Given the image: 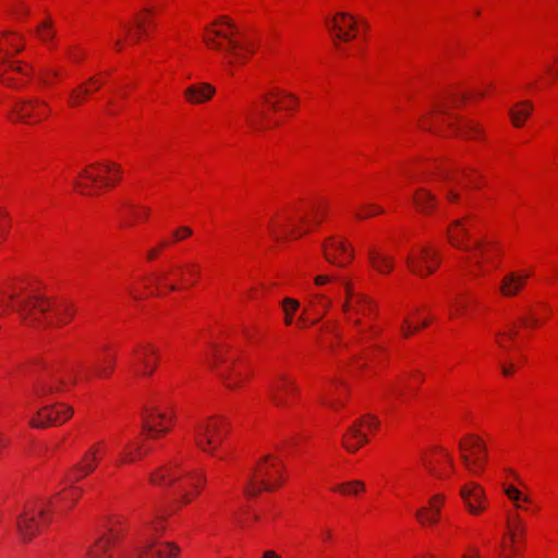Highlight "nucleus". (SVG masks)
Instances as JSON below:
<instances>
[{
  "instance_id": "33",
  "label": "nucleus",
  "mask_w": 558,
  "mask_h": 558,
  "mask_svg": "<svg viewBox=\"0 0 558 558\" xmlns=\"http://www.w3.org/2000/svg\"><path fill=\"white\" fill-rule=\"evenodd\" d=\"M266 119V111L258 107H252L246 113L247 123L254 131H263L267 129V125L265 124Z\"/></svg>"
},
{
  "instance_id": "27",
  "label": "nucleus",
  "mask_w": 558,
  "mask_h": 558,
  "mask_svg": "<svg viewBox=\"0 0 558 558\" xmlns=\"http://www.w3.org/2000/svg\"><path fill=\"white\" fill-rule=\"evenodd\" d=\"M493 247L494 246L492 243L477 240L473 245H469V248L466 250L472 253L469 259L472 260L476 267L482 269L483 264L490 260L489 253L492 252Z\"/></svg>"
},
{
  "instance_id": "26",
  "label": "nucleus",
  "mask_w": 558,
  "mask_h": 558,
  "mask_svg": "<svg viewBox=\"0 0 558 558\" xmlns=\"http://www.w3.org/2000/svg\"><path fill=\"white\" fill-rule=\"evenodd\" d=\"M527 277V274L510 272L506 275L500 284V292L508 298L514 296L522 289Z\"/></svg>"
},
{
  "instance_id": "4",
  "label": "nucleus",
  "mask_w": 558,
  "mask_h": 558,
  "mask_svg": "<svg viewBox=\"0 0 558 558\" xmlns=\"http://www.w3.org/2000/svg\"><path fill=\"white\" fill-rule=\"evenodd\" d=\"M62 384L63 381L54 378L49 369L46 371V377L43 378L40 389L37 390V399H41L40 408L37 409V428L62 424L72 416L71 407L64 403L50 404L44 400L48 395L58 391Z\"/></svg>"
},
{
  "instance_id": "14",
  "label": "nucleus",
  "mask_w": 558,
  "mask_h": 558,
  "mask_svg": "<svg viewBox=\"0 0 558 558\" xmlns=\"http://www.w3.org/2000/svg\"><path fill=\"white\" fill-rule=\"evenodd\" d=\"M142 421L143 429L147 432L149 437L155 438L169 430L167 422L171 423V416L156 408H145L142 413Z\"/></svg>"
},
{
  "instance_id": "50",
  "label": "nucleus",
  "mask_w": 558,
  "mask_h": 558,
  "mask_svg": "<svg viewBox=\"0 0 558 558\" xmlns=\"http://www.w3.org/2000/svg\"><path fill=\"white\" fill-rule=\"evenodd\" d=\"M13 10H14V13L20 17H22L28 13V8L26 7V4L23 1L16 3L14 5Z\"/></svg>"
},
{
  "instance_id": "39",
  "label": "nucleus",
  "mask_w": 558,
  "mask_h": 558,
  "mask_svg": "<svg viewBox=\"0 0 558 558\" xmlns=\"http://www.w3.org/2000/svg\"><path fill=\"white\" fill-rule=\"evenodd\" d=\"M299 306H300L299 301H296L294 299H291V298L283 299V301H282V310H283V313H284V323H286V325H291L292 324L293 314L298 311Z\"/></svg>"
},
{
  "instance_id": "20",
  "label": "nucleus",
  "mask_w": 558,
  "mask_h": 558,
  "mask_svg": "<svg viewBox=\"0 0 558 558\" xmlns=\"http://www.w3.org/2000/svg\"><path fill=\"white\" fill-rule=\"evenodd\" d=\"M58 303L53 300L44 296L37 292V325H41L44 328H50L54 326L53 315L49 313H57Z\"/></svg>"
},
{
  "instance_id": "54",
  "label": "nucleus",
  "mask_w": 558,
  "mask_h": 558,
  "mask_svg": "<svg viewBox=\"0 0 558 558\" xmlns=\"http://www.w3.org/2000/svg\"><path fill=\"white\" fill-rule=\"evenodd\" d=\"M84 58V53L76 49L71 52V59L75 62H80Z\"/></svg>"
},
{
  "instance_id": "56",
  "label": "nucleus",
  "mask_w": 558,
  "mask_h": 558,
  "mask_svg": "<svg viewBox=\"0 0 558 558\" xmlns=\"http://www.w3.org/2000/svg\"><path fill=\"white\" fill-rule=\"evenodd\" d=\"M320 401H322L323 404H325V405H327V407H329L331 409H336V407L338 404L335 400H331L329 398H322Z\"/></svg>"
},
{
  "instance_id": "55",
  "label": "nucleus",
  "mask_w": 558,
  "mask_h": 558,
  "mask_svg": "<svg viewBox=\"0 0 558 558\" xmlns=\"http://www.w3.org/2000/svg\"><path fill=\"white\" fill-rule=\"evenodd\" d=\"M136 28L138 31V34H146L145 23L140 17H136Z\"/></svg>"
},
{
  "instance_id": "12",
  "label": "nucleus",
  "mask_w": 558,
  "mask_h": 558,
  "mask_svg": "<svg viewBox=\"0 0 558 558\" xmlns=\"http://www.w3.org/2000/svg\"><path fill=\"white\" fill-rule=\"evenodd\" d=\"M324 256L327 262L338 267H345L353 259V251L344 241L329 238L323 244Z\"/></svg>"
},
{
  "instance_id": "32",
  "label": "nucleus",
  "mask_w": 558,
  "mask_h": 558,
  "mask_svg": "<svg viewBox=\"0 0 558 558\" xmlns=\"http://www.w3.org/2000/svg\"><path fill=\"white\" fill-rule=\"evenodd\" d=\"M368 258L378 272L387 274L393 268V258L381 254L375 248H371L368 252Z\"/></svg>"
},
{
  "instance_id": "2",
  "label": "nucleus",
  "mask_w": 558,
  "mask_h": 558,
  "mask_svg": "<svg viewBox=\"0 0 558 558\" xmlns=\"http://www.w3.org/2000/svg\"><path fill=\"white\" fill-rule=\"evenodd\" d=\"M23 39L15 33L0 36V82L19 86L20 82L28 81L32 76V66L20 61L9 62L13 53L23 48Z\"/></svg>"
},
{
  "instance_id": "42",
  "label": "nucleus",
  "mask_w": 558,
  "mask_h": 558,
  "mask_svg": "<svg viewBox=\"0 0 558 558\" xmlns=\"http://www.w3.org/2000/svg\"><path fill=\"white\" fill-rule=\"evenodd\" d=\"M363 213H356L355 216L359 219H364L367 217L376 216L383 213V208L375 204H367L363 206Z\"/></svg>"
},
{
  "instance_id": "52",
  "label": "nucleus",
  "mask_w": 558,
  "mask_h": 558,
  "mask_svg": "<svg viewBox=\"0 0 558 558\" xmlns=\"http://www.w3.org/2000/svg\"><path fill=\"white\" fill-rule=\"evenodd\" d=\"M416 330H418L417 327H412L408 320H404V324L402 326V332L404 337H409L412 332Z\"/></svg>"
},
{
  "instance_id": "31",
  "label": "nucleus",
  "mask_w": 558,
  "mask_h": 558,
  "mask_svg": "<svg viewBox=\"0 0 558 558\" xmlns=\"http://www.w3.org/2000/svg\"><path fill=\"white\" fill-rule=\"evenodd\" d=\"M413 203L416 208L428 214L437 204L436 196L425 189H418L413 195Z\"/></svg>"
},
{
  "instance_id": "21",
  "label": "nucleus",
  "mask_w": 558,
  "mask_h": 558,
  "mask_svg": "<svg viewBox=\"0 0 558 558\" xmlns=\"http://www.w3.org/2000/svg\"><path fill=\"white\" fill-rule=\"evenodd\" d=\"M155 542L145 541L144 544L136 548L137 558H143L146 554H151V558H174L180 553V547L174 543H162L165 549L153 550Z\"/></svg>"
},
{
  "instance_id": "63",
  "label": "nucleus",
  "mask_w": 558,
  "mask_h": 558,
  "mask_svg": "<svg viewBox=\"0 0 558 558\" xmlns=\"http://www.w3.org/2000/svg\"><path fill=\"white\" fill-rule=\"evenodd\" d=\"M512 372H513V368H512V367L502 366V374H504L505 376H509V375H511V374H512Z\"/></svg>"
},
{
  "instance_id": "59",
  "label": "nucleus",
  "mask_w": 558,
  "mask_h": 558,
  "mask_svg": "<svg viewBox=\"0 0 558 558\" xmlns=\"http://www.w3.org/2000/svg\"><path fill=\"white\" fill-rule=\"evenodd\" d=\"M456 307H457V313H462L463 311L466 310V303L465 302H456L454 303Z\"/></svg>"
},
{
  "instance_id": "53",
  "label": "nucleus",
  "mask_w": 558,
  "mask_h": 558,
  "mask_svg": "<svg viewBox=\"0 0 558 558\" xmlns=\"http://www.w3.org/2000/svg\"><path fill=\"white\" fill-rule=\"evenodd\" d=\"M330 280H331V279H330V277H329V276H327V275H320V276H317V277L315 278V283H316L317 286H323V284H325V283L329 282Z\"/></svg>"
},
{
  "instance_id": "36",
  "label": "nucleus",
  "mask_w": 558,
  "mask_h": 558,
  "mask_svg": "<svg viewBox=\"0 0 558 558\" xmlns=\"http://www.w3.org/2000/svg\"><path fill=\"white\" fill-rule=\"evenodd\" d=\"M53 37L54 32L52 29L51 19H46L45 21L37 23V41L40 40L45 45H50Z\"/></svg>"
},
{
  "instance_id": "45",
  "label": "nucleus",
  "mask_w": 558,
  "mask_h": 558,
  "mask_svg": "<svg viewBox=\"0 0 558 558\" xmlns=\"http://www.w3.org/2000/svg\"><path fill=\"white\" fill-rule=\"evenodd\" d=\"M505 494L513 501L523 500L529 501L527 497H522L519 489H517L514 486H508L505 488Z\"/></svg>"
},
{
  "instance_id": "29",
  "label": "nucleus",
  "mask_w": 558,
  "mask_h": 558,
  "mask_svg": "<svg viewBox=\"0 0 558 558\" xmlns=\"http://www.w3.org/2000/svg\"><path fill=\"white\" fill-rule=\"evenodd\" d=\"M35 515L32 511H25L16 520L17 533L22 542L27 543L32 541L34 535L33 522Z\"/></svg>"
},
{
  "instance_id": "8",
  "label": "nucleus",
  "mask_w": 558,
  "mask_h": 558,
  "mask_svg": "<svg viewBox=\"0 0 558 558\" xmlns=\"http://www.w3.org/2000/svg\"><path fill=\"white\" fill-rule=\"evenodd\" d=\"M460 458L465 469L472 474H478L486 461V447L482 439L470 435L465 440L459 441Z\"/></svg>"
},
{
  "instance_id": "37",
  "label": "nucleus",
  "mask_w": 558,
  "mask_h": 558,
  "mask_svg": "<svg viewBox=\"0 0 558 558\" xmlns=\"http://www.w3.org/2000/svg\"><path fill=\"white\" fill-rule=\"evenodd\" d=\"M75 307L72 303H60L57 306L56 317L62 324H66L75 315Z\"/></svg>"
},
{
  "instance_id": "46",
  "label": "nucleus",
  "mask_w": 558,
  "mask_h": 558,
  "mask_svg": "<svg viewBox=\"0 0 558 558\" xmlns=\"http://www.w3.org/2000/svg\"><path fill=\"white\" fill-rule=\"evenodd\" d=\"M133 461H135V456L133 454V451L130 449V445H126L123 452L121 453V457L118 460V463H131Z\"/></svg>"
},
{
  "instance_id": "35",
  "label": "nucleus",
  "mask_w": 558,
  "mask_h": 558,
  "mask_svg": "<svg viewBox=\"0 0 558 558\" xmlns=\"http://www.w3.org/2000/svg\"><path fill=\"white\" fill-rule=\"evenodd\" d=\"M113 542V535L101 537L95 546L88 551L87 558H111L108 549Z\"/></svg>"
},
{
  "instance_id": "25",
  "label": "nucleus",
  "mask_w": 558,
  "mask_h": 558,
  "mask_svg": "<svg viewBox=\"0 0 558 558\" xmlns=\"http://www.w3.org/2000/svg\"><path fill=\"white\" fill-rule=\"evenodd\" d=\"M216 89L213 85L208 83H203L199 85H190L184 90V96L186 100L191 104H201L209 100Z\"/></svg>"
},
{
  "instance_id": "15",
  "label": "nucleus",
  "mask_w": 558,
  "mask_h": 558,
  "mask_svg": "<svg viewBox=\"0 0 558 558\" xmlns=\"http://www.w3.org/2000/svg\"><path fill=\"white\" fill-rule=\"evenodd\" d=\"M135 363L134 372L138 376H150L158 363V350L151 344H145L141 349L134 351Z\"/></svg>"
},
{
  "instance_id": "16",
  "label": "nucleus",
  "mask_w": 558,
  "mask_h": 558,
  "mask_svg": "<svg viewBox=\"0 0 558 558\" xmlns=\"http://www.w3.org/2000/svg\"><path fill=\"white\" fill-rule=\"evenodd\" d=\"M296 391L295 383L284 375H280L269 386L270 400L278 408L287 407L289 404L288 396Z\"/></svg>"
},
{
  "instance_id": "24",
  "label": "nucleus",
  "mask_w": 558,
  "mask_h": 558,
  "mask_svg": "<svg viewBox=\"0 0 558 558\" xmlns=\"http://www.w3.org/2000/svg\"><path fill=\"white\" fill-rule=\"evenodd\" d=\"M447 235L452 246L464 251L468 250L469 245L465 242V239H469L466 218L454 220L448 228Z\"/></svg>"
},
{
  "instance_id": "44",
  "label": "nucleus",
  "mask_w": 558,
  "mask_h": 558,
  "mask_svg": "<svg viewBox=\"0 0 558 558\" xmlns=\"http://www.w3.org/2000/svg\"><path fill=\"white\" fill-rule=\"evenodd\" d=\"M86 94H88V89L84 85H81L76 89H74L71 96L72 106L81 104L83 96Z\"/></svg>"
},
{
  "instance_id": "60",
  "label": "nucleus",
  "mask_w": 558,
  "mask_h": 558,
  "mask_svg": "<svg viewBox=\"0 0 558 558\" xmlns=\"http://www.w3.org/2000/svg\"><path fill=\"white\" fill-rule=\"evenodd\" d=\"M157 255H158V250L157 248H153V250L148 251L147 258L149 260H153L154 258H156Z\"/></svg>"
},
{
  "instance_id": "18",
  "label": "nucleus",
  "mask_w": 558,
  "mask_h": 558,
  "mask_svg": "<svg viewBox=\"0 0 558 558\" xmlns=\"http://www.w3.org/2000/svg\"><path fill=\"white\" fill-rule=\"evenodd\" d=\"M460 495L471 513L477 514L485 509V494L476 483L465 484L461 488Z\"/></svg>"
},
{
  "instance_id": "62",
  "label": "nucleus",
  "mask_w": 558,
  "mask_h": 558,
  "mask_svg": "<svg viewBox=\"0 0 558 558\" xmlns=\"http://www.w3.org/2000/svg\"><path fill=\"white\" fill-rule=\"evenodd\" d=\"M437 111L438 113L446 116L448 114V107L446 105H441Z\"/></svg>"
},
{
  "instance_id": "9",
  "label": "nucleus",
  "mask_w": 558,
  "mask_h": 558,
  "mask_svg": "<svg viewBox=\"0 0 558 558\" xmlns=\"http://www.w3.org/2000/svg\"><path fill=\"white\" fill-rule=\"evenodd\" d=\"M409 269L420 277L433 274L439 265L438 252L429 246H421L405 258Z\"/></svg>"
},
{
  "instance_id": "61",
  "label": "nucleus",
  "mask_w": 558,
  "mask_h": 558,
  "mask_svg": "<svg viewBox=\"0 0 558 558\" xmlns=\"http://www.w3.org/2000/svg\"><path fill=\"white\" fill-rule=\"evenodd\" d=\"M147 215H148V209H145L143 214H141V213H136V211H134V213H133V216H134L135 218H146V217H147Z\"/></svg>"
},
{
  "instance_id": "64",
  "label": "nucleus",
  "mask_w": 558,
  "mask_h": 558,
  "mask_svg": "<svg viewBox=\"0 0 558 558\" xmlns=\"http://www.w3.org/2000/svg\"><path fill=\"white\" fill-rule=\"evenodd\" d=\"M461 558H480V554L477 550H474L473 551V555L469 556V555H463Z\"/></svg>"
},
{
  "instance_id": "30",
  "label": "nucleus",
  "mask_w": 558,
  "mask_h": 558,
  "mask_svg": "<svg viewBox=\"0 0 558 558\" xmlns=\"http://www.w3.org/2000/svg\"><path fill=\"white\" fill-rule=\"evenodd\" d=\"M374 308V303L363 294L359 295L353 301H345L342 305V310L344 313L353 312L355 314L362 315H367L368 313L373 312Z\"/></svg>"
},
{
  "instance_id": "40",
  "label": "nucleus",
  "mask_w": 558,
  "mask_h": 558,
  "mask_svg": "<svg viewBox=\"0 0 558 558\" xmlns=\"http://www.w3.org/2000/svg\"><path fill=\"white\" fill-rule=\"evenodd\" d=\"M365 489V485L361 481H352L338 485L335 490L340 492L344 495H357L360 492Z\"/></svg>"
},
{
  "instance_id": "49",
  "label": "nucleus",
  "mask_w": 558,
  "mask_h": 558,
  "mask_svg": "<svg viewBox=\"0 0 558 558\" xmlns=\"http://www.w3.org/2000/svg\"><path fill=\"white\" fill-rule=\"evenodd\" d=\"M9 226V219L5 214L0 209V242L3 240Z\"/></svg>"
},
{
  "instance_id": "17",
  "label": "nucleus",
  "mask_w": 558,
  "mask_h": 558,
  "mask_svg": "<svg viewBox=\"0 0 558 558\" xmlns=\"http://www.w3.org/2000/svg\"><path fill=\"white\" fill-rule=\"evenodd\" d=\"M215 364L213 368L217 371L218 377L223 381L228 389H234L240 386L243 378L242 374L234 369L232 365H226L228 359L219 351L214 354Z\"/></svg>"
},
{
  "instance_id": "48",
  "label": "nucleus",
  "mask_w": 558,
  "mask_h": 558,
  "mask_svg": "<svg viewBox=\"0 0 558 558\" xmlns=\"http://www.w3.org/2000/svg\"><path fill=\"white\" fill-rule=\"evenodd\" d=\"M312 303L314 306L320 305L323 308H328L330 305V300L323 294H315Z\"/></svg>"
},
{
  "instance_id": "5",
  "label": "nucleus",
  "mask_w": 558,
  "mask_h": 558,
  "mask_svg": "<svg viewBox=\"0 0 558 558\" xmlns=\"http://www.w3.org/2000/svg\"><path fill=\"white\" fill-rule=\"evenodd\" d=\"M33 291L23 281H13L0 288V310L11 308L15 311L25 324L32 325L33 316Z\"/></svg>"
},
{
  "instance_id": "41",
  "label": "nucleus",
  "mask_w": 558,
  "mask_h": 558,
  "mask_svg": "<svg viewBox=\"0 0 558 558\" xmlns=\"http://www.w3.org/2000/svg\"><path fill=\"white\" fill-rule=\"evenodd\" d=\"M113 367H114V359H109L108 361H104L102 363H100L96 369H95V374L96 376L98 377H109L111 375V373L113 372Z\"/></svg>"
},
{
  "instance_id": "28",
  "label": "nucleus",
  "mask_w": 558,
  "mask_h": 558,
  "mask_svg": "<svg viewBox=\"0 0 558 558\" xmlns=\"http://www.w3.org/2000/svg\"><path fill=\"white\" fill-rule=\"evenodd\" d=\"M33 109L32 102L19 101L15 104L11 113V120L16 124H24L28 128L33 125Z\"/></svg>"
},
{
  "instance_id": "51",
  "label": "nucleus",
  "mask_w": 558,
  "mask_h": 558,
  "mask_svg": "<svg viewBox=\"0 0 558 558\" xmlns=\"http://www.w3.org/2000/svg\"><path fill=\"white\" fill-rule=\"evenodd\" d=\"M192 234V229L189 227H181L179 230L174 231V238L177 240L184 239L186 236H190Z\"/></svg>"
},
{
  "instance_id": "6",
  "label": "nucleus",
  "mask_w": 558,
  "mask_h": 558,
  "mask_svg": "<svg viewBox=\"0 0 558 558\" xmlns=\"http://www.w3.org/2000/svg\"><path fill=\"white\" fill-rule=\"evenodd\" d=\"M121 168L113 162L108 163H93L85 168L80 178L87 181V183L75 181V187L84 195L90 194V189H100L102 186H112L120 180Z\"/></svg>"
},
{
  "instance_id": "58",
  "label": "nucleus",
  "mask_w": 558,
  "mask_h": 558,
  "mask_svg": "<svg viewBox=\"0 0 558 558\" xmlns=\"http://www.w3.org/2000/svg\"><path fill=\"white\" fill-rule=\"evenodd\" d=\"M459 194L453 191V190H449L447 192V198L450 201V202H457L459 199Z\"/></svg>"
},
{
  "instance_id": "3",
  "label": "nucleus",
  "mask_w": 558,
  "mask_h": 558,
  "mask_svg": "<svg viewBox=\"0 0 558 558\" xmlns=\"http://www.w3.org/2000/svg\"><path fill=\"white\" fill-rule=\"evenodd\" d=\"M150 482L154 485L173 487V493L180 498L181 502L189 504L193 498L190 488L195 489V495L199 494L206 478L203 474L181 472L175 465H170L154 472L150 475Z\"/></svg>"
},
{
  "instance_id": "13",
  "label": "nucleus",
  "mask_w": 558,
  "mask_h": 558,
  "mask_svg": "<svg viewBox=\"0 0 558 558\" xmlns=\"http://www.w3.org/2000/svg\"><path fill=\"white\" fill-rule=\"evenodd\" d=\"M361 425L375 429L379 426V421L375 416L367 415L349 428L348 434L343 438V447L349 452H355L362 445L367 442L366 435L360 429Z\"/></svg>"
},
{
  "instance_id": "7",
  "label": "nucleus",
  "mask_w": 558,
  "mask_h": 558,
  "mask_svg": "<svg viewBox=\"0 0 558 558\" xmlns=\"http://www.w3.org/2000/svg\"><path fill=\"white\" fill-rule=\"evenodd\" d=\"M226 427L227 421L222 417H211L205 422H199L195 426L196 445L202 450L213 454L221 442Z\"/></svg>"
},
{
  "instance_id": "23",
  "label": "nucleus",
  "mask_w": 558,
  "mask_h": 558,
  "mask_svg": "<svg viewBox=\"0 0 558 558\" xmlns=\"http://www.w3.org/2000/svg\"><path fill=\"white\" fill-rule=\"evenodd\" d=\"M263 100L270 107L272 110L279 109H293V106L298 104V98L290 93L283 90H272L267 95L263 96Z\"/></svg>"
},
{
  "instance_id": "22",
  "label": "nucleus",
  "mask_w": 558,
  "mask_h": 558,
  "mask_svg": "<svg viewBox=\"0 0 558 558\" xmlns=\"http://www.w3.org/2000/svg\"><path fill=\"white\" fill-rule=\"evenodd\" d=\"M442 495H434L428 502V507H422L416 511V518L422 524H435L439 520L440 508L444 504Z\"/></svg>"
},
{
  "instance_id": "19",
  "label": "nucleus",
  "mask_w": 558,
  "mask_h": 558,
  "mask_svg": "<svg viewBox=\"0 0 558 558\" xmlns=\"http://www.w3.org/2000/svg\"><path fill=\"white\" fill-rule=\"evenodd\" d=\"M98 445H94L87 450L82 460L73 466L70 481L77 482L94 472L98 462Z\"/></svg>"
},
{
  "instance_id": "11",
  "label": "nucleus",
  "mask_w": 558,
  "mask_h": 558,
  "mask_svg": "<svg viewBox=\"0 0 558 558\" xmlns=\"http://www.w3.org/2000/svg\"><path fill=\"white\" fill-rule=\"evenodd\" d=\"M326 26L333 37L335 45L338 47V41H349L354 38L356 29V21L353 15L344 12L337 13L331 20L326 22Z\"/></svg>"
},
{
  "instance_id": "57",
  "label": "nucleus",
  "mask_w": 558,
  "mask_h": 558,
  "mask_svg": "<svg viewBox=\"0 0 558 558\" xmlns=\"http://www.w3.org/2000/svg\"><path fill=\"white\" fill-rule=\"evenodd\" d=\"M262 558H281L276 551L268 549L263 553Z\"/></svg>"
},
{
  "instance_id": "43",
  "label": "nucleus",
  "mask_w": 558,
  "mask_h": 558,
  "mask_svg": "<svg viewBox=\"0 0 558 558\" xmlns=\"http://www.w3.org/2000/svg\"><path fill=\"white\" fill-rule=\"evenodd\" d=\"M518 335V331L514 328H510L508 330L498 331L496 333L497 336V343L500 348L508 349L506 345V339H513Z\"/></svg>"
},
{
  "instance_id": "1",
  "label": "nucleus",
  "mask_w": 558,
  "mask_h": 558,
  "mask_svg": "<svg viewBox=\"0 0 558 558\" xmlns=\"http://www.w3.org/2000/svg\"><path fill=\"white\" fill-rule=\"evenodd\" d=\"M217 24L226 25L227 29H206L204 35L205 44L221 53L228 59V64L242 63L245 61V52H252L251 45L246 41H240V31L236 25L227 16H221Z\"/></svg>"
},
{
  "instance_id": "34",
  "label": "nucleus",
  "mask_w": 558,
  "mask_h": 558,
  "mask_svg": "<svg viewBox=\"0 0 558 558\" xmlns=\"http://www.w3.org/2000/svg\"><path fill=\"white\" fill-rule=\"evenodd\" d=\"M533 107L530 102L523 101L517 106V108H512L509 111L511 121L514 126L520 128L524 120L531 114Z\"/></svg>"
},
{
  "instance_id": "47",
  "label": "nucleus",
  "mask_w": 558,
  "mask_h": 558,
  "mask_svg": "<svg viewBox=\"0 0 558 558\" xmlns=\"http://www.w3.org/2000/svg\"><path fill=\"white\" fill-rule=\"evenodd\" d=\"M341 284L343 286L347 294L345 301H353L355 300L360 294H355L353 291V287L350 281L348 280H341Z\"/></svg>"
},
{
  "instance_id": "38",
  "label": "nucleus",
  "mask_w": 558,
  "mask_h": 558,
  "mask_svg": "<svg viewBox=\"0 0 558 558\" xmlns=\"http://www.w3.org/2000/svg\"><path fill=\"white\" fill-rule=\"evenodd\" d=\"M448 126L453 129L457 135L470 136L473 133H478L481 130L478 125L472 121H465L459 125L448 122Z\"/></svg>"
},
{
  "instance_id": "10",
  "label": "nucleus",
  "mask_w": 558,
  "mask_h": 558,
  "mask_svg": "<svg viewBox=\"0 0 558 558\" xmlns=\"http://www.w3.org/2000/svg\"><path fill=\"white\" fill-rule=\"evenodd\" d=\"M269 459L270 457H266L265 460L259 463L254 474L250 477L248 483L244 488V492L248 496H256L262 490L270 492L278 486L269 482L272 475L270 469H275V473L279 474V470L275 468V464H268Z\"/></svg>"
}]
</instances>
